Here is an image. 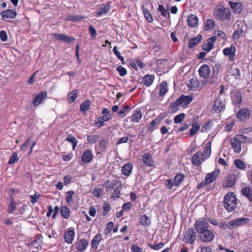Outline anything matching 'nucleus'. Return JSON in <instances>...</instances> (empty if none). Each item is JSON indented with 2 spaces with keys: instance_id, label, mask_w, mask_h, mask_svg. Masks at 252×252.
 Wrapping results in <instances>:
<instances>
[{
  "instance_id": "f257e3e1",
  "label": "nucleus",
  "mask_w": 252,
  "mask_h": 252,
  "mask_svg": "<svg viewBox=\"0 0 252 252\" xmlns=\"http://www.w3.org/2000/svg\"><path fill=\"white\" fill-rule=\"evenodd\" d=\"M211 142H209L206 144L203 152H198L194 154L191 159L193 164L199 166L210 157L211 153Z\"/></svg>"
},
{
  "instance_id": "f03ea898",
  "label": "nucleus",
  "mask_w": 252,
  "mask_h": 252,
  "mask_svg": "<svg viewBox=\"0 0 252 252\" xmlns=\"http://www.w3.org/2000/svg\"><path fill=\"white\" fill-rule=\"evenodd\" d=\"M213 14L217 19L225 22H228L230 19V9L221 5H218L215 7Z\"/></svg>"
},
{
  "instance_id": "7ed1b4c3",
  "label": "nucleus",
  "mask_w": 252,
  "mask_h": 252,
  "mask_svg": "<svg viewBox=\"0 0 252 252\" xmlns=\"http://www.w3.org/2000/svg\"><path fill=\"white\" fill-rule=\"evenodd\" d=\"M237 204V199L233 192L227 193L223 200V206L229 212H231L236 208Z\"/></svg>"
},
{
  "instance_id": "20e7f679",
  "label": "nucleus",
  "mask_w": 252,
  "mask_h": 252,
  "mask_svg": "<svg viewBox=\"0 0 252 252\" xmlns=\"http://www.w3.org/2000/svg\"><path fill=\"white\" fill-rule=\"evenodd\" d=\"M248 138L242 135H237L231 141L232 147L235 152L239 153L241 151V144L246 143Z\"/></svg>"
},
{
  "instance_id": "39448f33",
  "label": "nucleus",
  "mask_w": 252,
  "mask_h": 252,
  "mask_svg": "<svg viewBox=\"0 0 252 252\" xmlns=\"http://www.w3.org/2000/svg\"><path fill=\"white\" fill-rule=\"evenodd\" d=\"M196 234L193 228H188L184 233L183 241L188 244H193L196 240Z\"/></svg>"
},
{
  "instance_id": "423d86ee",
  "label": "nucleus",
  "mask_w": 252,
  "mask_h": 252,
  "mask_svg": "<svg viewBox=\"0 0 252 252\" xmlns=\"http://www.w3.org/2000/svg\"><path fill=\"white\" fill-rule=\"evenodd\" d=\"M194 228L197 232L199 234L207 229L209 226L208 222L204 218H200L196 220Z\"/></svg>"
},
{
  "instance_id": "0eeeda50",
  "label": "nucleus",
  "mask_w": 252,
  "mask_h": 252,
  "mask_svg": "<svg viewBox=\"0 0 252 252\" xmlns=\"http://www.w3.org/2000/svg\"><path fill=\"white\" fill-rule=\"evenodd\" d=\"M198 234L200 241L203 243H210L215 238L214 232L209 229Z\"/></svg>"
},
{
  "instance_id": "6e6552de",
  "label": "nucleus",
  "mask_w": 252,
  "mask_h": 252,
  "mask_svg": "<svg viewBox=\"0 0 252 252\" xmlns=\"http://www.w3.org/2000/svg\"><path fill=\"white\" fill-rule=\"evenodd\" d=\"M250 222V219L247 218H239L229 222V229H233L237 226H244Z\"/></svg>"
},
{
  "instance_id": "1a4fd4ad",
  "label": "nucleus",
  "mask_w": 252,
  "mask_h": 252,
  "mask_svg": "<svg viewBox=\"0 0 252 252\" xmlns=\"http://www.w3.org/2000/svg\"><path fill=\"white\" fill-rule=\"evenodd\" d=\"M225 109L224 101L218 96L216 99L214 105L212 107V110L215 112L219 113L221 111L224 110Z\"/></svg>"
},
{
  "instance_id": "9d476101",
  "label": "nucleus",
  "mask_w": 252,
  "mask_h": 252,
  "mask_svg": "<svg viewBox=\"0 0 252 252\" xmlns=\"http://www.w3.org/2000/svg\"><path fill=\"white\" fill-rule=\"evenodd\" d=\"M220 173V169L216 168L213 172L208 173L205 176L206 182L208 184L214 181Z\"/></svg>"
},
{
  "instance_id": "9b49d317",
  "label": "nucleus",
  "mask_w": 252,
  "mask_h": 252,
  "mask_svg": "<svg viewBox=\"0 0 252 252\" xmlns=\"http://www.w3.org/2000/svg\"><path fill=\"white\" fill-rule=\"evenodd\" d=\"M47 96V93L46 91L41 92L37 94L34 98L32 103L36 107L38 106L42 101Z\"/></svg>"
},
{
  "instance_id": "f8f14e48",
  "label": "nucleus",
  "mask_w": 252,
  "mask_h": 252,
  "mask_svg": "<svg viewBox=\"0 0 252 252\" xmlns=\"http://www.w3.org/2000/svg\"><path fill=\"white\" fill-rule=\"evenodd\" d=\"M210 69L207 64L201 65L199 69V76L202 78H208L210 75Z\"/></svg>"
},
{
  "instance_id": "ddd939ff",
  "label": "nucleus",
  "mask_w": 252,
  "mask_h": 252,
  "mask_svg": "<svg viewBox=\"0 0 252 252\" xmlns=\"http://www.w3.org/2000/svg\"><path fill=\"white\" fill-rule=\"evenodd\" d=\"M236 52V47L235 45H231L229 48H224L223 53L225 56H229V59L231 61L234 60Z\"/></svg>"
},
{
  "instance_id": "4468645a",
  "label": "nucleus",
  "mask_w": 252,
  "mask_h": 252,
  "mask_svg": "<svg viewBox=\"0 0 252 252\" xmlns=\"http://www.w3.org/2000/svg\"><path fill=\"white\" fill-rule=\"evenodd\" d=\"M250 112L249 109L243 108L240 109L237 114V118L241 121L249 118Z\"/></svg>"
},
{
  "instance_id": "2eb2a0df",
  "label": "nucleus",
  "mask_w": 252,
  "mask_h": 252,
  "mask_svg": "<svg viewBox=\"0 0 252 252\" xmlns=\"http://www.w3.org/2000/svg\"><path fill=\"white\" fill-rule=\"evenodd\" d=\"M192 100V97L190 95H182L177 99V102L180 103L182 107H186Z\"/></svg>"
},
{
  "instance_id": "dca6fc26",
  "label": "nucleus",
  "mask_w": 252,
  "mask_h": 252,
  "mask_svg": "<svg viewBox=\"0 0 252 252\" xmlns=\"http://www.w3.org/2000/svg\"><path fill=\"white\" fill-rule=\"evenodd\" d=\"M94 155L91 150H86L82 154V160L85 163H90L93 159Z\"/></svg>"
},
{
  "instance_id": "f3484780",
  "label": "nucleus",
  "mask_w": 252,
  "mask_h": 252,
  "mask_svg": "<svg viewBox=\"0 0 252 252\" xmlns=\"http://www.w3.org/2000/svg\"><path fill=\"white\" fill-rule=\"evenodd\" d=\"M142 113L140 109H136L133 111L132 115L130 117H128L127 119H130L131 121L134 123H138L141 119Z\"/></svg>"
},
{
  "instance_id": "a211bd4d",
  "label": "nucleus",
  "mask_w": 252,
  "mask_h": 252,
  "mask_svg": "<svg viewBox=\"0 0 252 252\" xmlns=\"http://www.w3.org/2000/svg\"><path fill=\"white\" fill-rule=\"evenodd\" d=\"M0 15L3 19L14 18L16 15V12L13 9H7L0 12Z\"/></svg>"
},
{
  "instance_id": "6ab92c4d",
  "label": "nucleus",
  "mask_w": 252,
  "mask_h": 252,
  "mask_svg": "<svg viewBox=\"0 0 252 252\" xmlns=\"http://www.w3.org/2000/svg\"><path fill=\"white\" fill-rule=\"evenodd\" d=\"M75 237V232L73 230L70 229L66 231L63 235V238L66 243L71 244Z\"/></svg>"
},
{
  "instance_id": "aec40b11",
  "label": "nucleus",
  "mask_w": 252,
  "mask_h": 252,
  "mask_svg": "<svg viewBox=\"0 0 252 252\" xmlns=\"http://www.w3.org/2000/svg\"><path fill=\"white\" fill-rule=\"evenodd\" d=\"M198 21L199 20L198 17L196 15L193 14L188 16L187 20L188 25L189 27L192 28L195 27L197 26Z\"/></svg>"
},
{
  "instance_id": "412c9836",
  "label": "nucleus",
  "mask_w": 252,
  "mask_h": 252,
  "mask_svg": "<svg viewBox=\"0 0 252 252\" xmlns=\"http://www.w3.org/2000/svg\"><path fill=\"white\" fill-rule=\"evenodd\" d=\"M110 118L111 115H104L102 117H99L94 123V126L95 127H100L103 125L105 122L108 121Z\"/></svg>"
},
{
  "instance_id": "4be33fe9",
  "label": "nucleus",
  "mask_w": 252,
  "mask_h": 252,
  "mask_svg": "<svg viewBox=\"0 0 252 252\" xmlns=\"http://www.w3.org/2000/svg\"><path fill=\"white\" fill-rule=\"evenodd\" d=\"M216 40V37L212 36L207 39V42L202 45V49L204 51H209L214 46V42Z\"/></svg>"
},
{
  "instance_id": "5701e85b",
  "label": "nucleus",
  "mask_w": 252,
  "mask_h": 252,
  "mask_svg": "<svg viewBox=\"0 0 252 252\" xmlns=\"http://www.w3.org/2000/svg\"><path fill=\"white\" fill-rule=\"evenodd\" d=\"M54 36L58 40H61L67 43H70L75 40V38L68 36L64 34H54Z\"/></svg>"
},
{
  "instance_id": "b1692460",
  "label": "nucleus",
  "mask_w": 252,
  "mask_h": 252,
  "mask_svg": "<svg viewBox=\"0 0 252 252\" xmlns=\"http://www.w3.org/2000/svg\"><path fill=\"white\" fill-rule=\"evenodd\" d=\"M88 242L84 239L78 240L76 243V247L79 252H83L88 246Z\"/></svg>"
},
{
  "instance_id": "393cba45",
  "label": "nucleus",
  "mask_w": 252,
  "mask_h": 252,
  "mask_svg": "<svg viewBox=\"0 0 252 252\" xmlns=\"http://www.w3.org/2000/svg\"><path fill=\"white\" fill-rule=\"evenodd\" d=\"M132 164L130 163H127L122 166V173L125 176H129L132 172Z\"/></svg>"
},
{
  "instance_id": "a878e982",
  "label": "nucleus",
  "mask_w": 252,
  "mask_h": 252,
  "mask_svg": "<svg viewBox=\"0 0 252 252\" xmlns=\"http://www.w3.org/2000/svg\"><path fill=\"white\" fill-rule=\"evenodd\" d=\"M110 9V5L109 4L102 5L96 12V16H101L107 13Z\"/></svg>"
},
{
  "instance_id": "bb28decb",
  "label": "nucleus",
  "mask_w": 252,
  "mask_h": 252,
  "mask_svg": "<svg viewBox=\"0 0 252 252\" xmlns=\"http://www.w3.org/2000/svg\"><path fill=\"white\" fill-rule=\"evenodd\" d=\"M155 77L154 76L152 75H146L143 78H142V83L146 86L149 87L150 86L154 80Z\"/></svg>"
},
{
  "instance_id": "cd10ccee",
  "label": "nucleus",
  "mask_w": 252,
  "mask_h": 252,
  "mask_svg": "<svg viewBox=\"0 0 252 252\" xmlns=\"http://www.w3.org/2000/svg\"><path fill=\"white\" fill-rule=\"evenodd\" d=\"M230 6L233 12L239 13L242 10V4L240 2H229Z\"/></svg>"
},
{
  "instance_id": "c85d7f7f",
  "label": "nucleus",
  "mask_w": 252,
  "mask_h": 252,
  "mask_svg": "<svg viewBox=\"0 0 252 252\" xmlns=\"http://www.w3.org/2000/svg\"><path fill=\"white\" fill-rule=\"evenodd\" d=\"M241 193L245 196L250 201L252 202V190L249 187L243 188Z\"/></svg>"
},
{
  "instance_id": "c756f323",
  "label": "nucleus",
  "mask_w": 252,
  "mask_h": 252,
  "mask_svg": "<svg viewBox=\"0 0 252 252\" xmlns=\"http://www.w3.org/2000/svg\"><path fill=\"white\" fill-rule=\"evenodd\" d=\"M235 177L234 175H229L226 179L224 187L231 188L235 184Z\"/></svg>"
},
{
  "instance_id": "7c9ffc66",
  "label": "nucleus",
  "mask_w": 252,
  "mask_h": 252,
  "mask_svg": "<svg viewBox=\"0 0 252 252\" xmlns=\"http://www.w3.org/2000/svg\"><path fill=\"white\" fill-rule=\"evenodd\" d=\"M102 240L101 234H97L93 238L92 242V246L93 248H97Z\"/></svg>"
},
{
  "instance_id": "2f4dec72",
  "label": "nucleus",
  "mask_w": 252,
  "mask_h": 252,
  "mask_svg": "<svg viewBox=\"0 0 252 252\" xmlns=\"http://www.w3.org/2000/svg\"><path fill=\"white\" fill-rule=\"evenodd\" d=\"M142 160L144 164L147 166L153 165V161L151 156L149 154H145L142 157Z\"/></svg>"
},
{
  "instance_id": "473e14b6",
  "label": "nucleus",
  "mask_w": 252,
  "mask_h": 252,
  "mask_svg": "<svg viewBox=\"0 0 252 252\" xmlns=\"http://www.w3.org/2000/svg\"><path fill=\"white\" fill-rule=\"evenodd\" d=\"M202 39V36L198 35L197 37L191 38L189 43V47L190 48H193L199 43Z\"/></svg>"
},
{
  "instance_id": "72a5a7b5",
  "label": "nucleus",
  "mask_w": 252,
  "mask_h": 252,
  "mask_svg": "<svg viewBox=\"0 0 252 252\" xmlns=\"http://www.w3.org/2000/svg\"><path fill=\"white\" fill-rule=\"evenodd\" d=\"M120 182L117 180H113L112 182H107V184L106 186V190L107 191L114 189H116V188H119L118 185L120 184Z\"/></svg>"
},
{
  "instance_id": "f704fd0d",
  "label": "nucleus",
  "mask_w": 252,
  "mask_h": 252,
  "mask_svg": "<svg viewBox=\"0 0 252 252\" xmlns=\"http://www.w3.org/2000/svg\"><path fill=\"white\" fill-rule=\"evenodd\" d=\"M61 214L63 217L67 219L70 217V211L69 208L66 206H62L61 207Z\"/></svg>"
},
{
  "instance_id": "c9c22d12",
  "label": "nucleus",
  "mask_w": 252,
  "mask_h": 252,
  "mask_svg": "<svg viewBox=\"0 0 252 252\" xmlns=\"http://www.w3.org/2000/svg\"><path fill=\"white\" fill-rule=\"evenodd\" d=\"M234 164L237 168L242 170H245L246 168L245 163L239 159H235L234 161Z\"/></svg>"
},
{
  "instance_id": "e433bc0d",
  "label": "nucleus",
  "mask_w": 252,
  "mask_h": 252,
  "mask_svg": "<svg viewBox=\"0 0 252 252\" xmlns=\"http://www.w3.org/2000/svg\"><path fill=\"white\" fill-rule=\"evenodd\" d=\"M232 101L233 102V103L236 106H239V105L240 104V102L241 101V95L239 93H236L234 94V95H233L232 97Z\"/></svg>"
},
{
  "instance_id": "4c0bfd02",
  "label": "nucleus",
  "mask_w": 252,
  "mask_h": 252,
  "mask_svg": "<svg viewBox=\"0 0 252 252\" xmlns=\"http://www.w3.org/2000/svg\"><path fill=\"white\" fill-rule=\"evenodd\" d=\"M86 18V17L82 16L79 15H68L65 17V19L66 21H83L84 20V19Z\"/></svg>"
},
{
  "instance_id": "58836bf2",
  "label": "nucleus",
  "mask_w": 252,
  "mask_h": 252,
  "mask_svg": "<svg viewBox=\"0 0 252 252\" xmlns=\"http://www.w3.org/2000/svg\"><path fill=\"white\" fill-rule=\"evenodd\" d=\"M167 91V84L165 82L163 81L159 85V95L163 96L166 93Z\"/></svg>"
},
{
  "instance_id": "ea45409f",
  "label": "nucleus",
  "mask_w": 252,
  "mask_h": 252,
  "mask_svg": "<svg viewBox=\"0 0 252 252\" xmlns=\"http://www.w3.org/2000/svg\"><path fill=\"white\" fill-rule=\"evenodd\" d=\"M87 139L89 143L93 144L99 139V135L97 134L88 135Z\"/></svg>"
},
{
  "instance_id": "a19ab883",
  "label": "nucleus",
  "mask_w": 252,
  "mask_h": 252,
  "mask_svg": "<svg viewBox=\"0 0 252 252\" xmlns=\"http://www.w3.org/2000/svg\"><path fill=\"white\" fill-rule=\"evenodd\" d=\"M215 25V21L212 19H208L205 23L204 28L206 30L213 29Z\"/></svg>"
},
{
  "instance_id": "79ce46f5",
  "label": "nucleus",
  "mask_w": 252,
  "mask_h": 252,
  "mask_svg": "<svg viewBox=\"0 0 252 252\" xmlns=\"http://www.w3.org/2000/svg\"><path fill=\"white\" fill-rule=\"evenodd\" d=\"M141 8L142 9L144 16L147 20L149 22H152L153 21V18L152 15L149 12L148 10L145 8L144 6H142Z\"/></svg>"
},
{
  "instance_id": "37998d69",
  "label": "nucleus",
  "mask_w": 252,
  "mask_h": 252,
  "mask_svg": "<svg viewBox=\"0 0 252 252\" xmlns=\"http://www.w3.org/2000/svg\"><path fill=\"white\" fill-rule=\"evenodd\" d=\"M140 223L142 225H149L151 224L150 219L146 215H142L140 218Z\"/></svg>"
},
{
  "instance_id": "c03bdc74",
  "label": "nucleus",
  "mask_w": 252,
  "mask_h": 252,
  "mask_svg": "<svg viewBox=\"0 0 252 252\" xmlns=\"http://www.w3.org/2000/svg\"><path fill=\"white\" fill-rule=\"evenodd\" d=\"M77 96V91H73L68 93L67 95V100L69 103L74 102Z\"/></svg>"
},
{
  "instance_id": "a18cd8bd",
  "label": "nucleus",
  "mask_w": 252,
  "mask_h": 252,
  "mask_svg": "<svg viewBox=\"0 0 252 252\" xmlns=\"http://www.w3.org/2000/svg\"><path fill=\"white\" fill-rule=\"evenodd\" d=\"M157 10L160 12V14L163 17H166L167 15H169L168 9L165 8L162 4L158 5Z\"/></svg>"
},
{
  "instance_id": "49530a36",
  "label": "nucleus",
  "mask_w": 252,
  "mask_h": 252,
  "mask_svg": "<svg viewBox=\"0 0 252 252\" xmlns=\"http://www.w3.org/2000/svg\"><path fill=\"white\" fill-rule=\"evenodd\" d=\"M66 140L72 144V149L74 150L78 143V140L74 136L71 135H69L67 136Z\"/></svg>"
},
{
  "instance_id": "de8ad7c7",
  "label": "nucleus",
  "mask_w": 252,
  "mask_h": 252,
  "mask_svg": "<svg viewBox=\"0 0 252 252\" xmlns=\"http://www.w3.org/2000/svg\"><path fill=\"white\" fill-rule=\"evenodd\" d=\"M231 75L235 77V79H239L240 77L239 70L237 68L231 67L229 71Z\"/></svg>"
},
{
  "instance_id": "09e8293b",
  "label": "nucleus",
  "mask_w": 252,
  "mask_h": 252,
  "mask_svg": "<svg viewBox=\"0 0 252 252\" xmlns=\"http://www.w3.org/2000/svg\"><path fill=\"white\" fill-rule=\"evenodd\" d=\"M17 203L14 202V199H11V202L8 206V213H13L16 208Z\"/></svg>"
},
{
  "instance_id": "8fccbe9b",
  "label": "nucleus",
  "mask_w": 252,
  "mask_h": 252,
  "mask_svg": "<svg viewBox=\"0 0 252 252\" xmlns=\"http://www.w3.org/2000/svg\"><path fill=\"white\" fill-rule=\"evenodd\" d=\"M188 86L192 90L196 89L198 87V83L197 79H191L189 80V83L188 84Z\"/></svg>"
},
{
  "instance_id": "3c124183",
  "label": "nucleus",
  "mask_w": 252,
  "mask_h": 252,
  "mask_svg": "<svg viewBox=\"0 0 252 252\" xmlns=\"http://www.w3.org/2000/svg\"><path fill=\"white\" fill-rule=\"evenodd\" d=\"M90 106V102L89 100H86L80 105V110L81 111L86 112L89 110Z\"/></svg>"
},
{
  "instance_id": "603ef678",
  "label": "nucleus",
  "mask_w": 252,
  "mask_h": 252,
  "mask_svg": "<svg viewBox=\"0 0 252 252\" xmlns=\"http://www.w3.org/2000/svg\"><path fill=\"white\" fill-rule=\"evenodd\" d=\"M185 114L184 113H181L178 115H176L174 119V123L175 124L181 123L184 119Z\"/></svg>"
},
{
  "instance_id": "864d4df0",
  "label": "nucleus",
  "mask_w": 252,
  "mask_h": 252,
  "mask_svg": "<svg viewBox=\"0 0 252 252\" xmlns=\"http://www.w3.org/2000/svg\"><path fill=\"white\" fill-rule=\"evenodd\" d=\"M19 160V158L18 157V155L17 153L14 152L12 154V156H11L9 161H8V164H13L16 162H17Z\"/></svg>"
},
{
  "instance_id": "5fc2aeb1",
  "label": "nucleus",
  "mask_w": 252,
  "mask_h": 252,
  "mask_svg": "<svg viewBox=\"0 0 252 252\" xmlns=\"http://www.w3.org/2000/svg\"><path fill=\"white\" fill-rule=\"evenodd\" d=\"M129 106L128 105H125L124 108L120 110L118 113V116L120 118H123L125 116L126 112L128 111Z\"/></svg>"
},
{
  "instance_id": "6e6d98bb",
  "label": "nucleus",
  "mask_w": 252,
  "mask_h": 252,
  "mask_svg": "<svg viewBox=\"0 0 252 252\" xmlns=\"http://www.w3.org/2000/svg\"><path fill=\"white\" fill-rule=\"evenodd\" d=\"M184 175L182 174H178L176 175L174 178V186H179L180 183L184 179Z\"/></svg>"
},
{
  "instance_id": "4d7b16f0",
  "label": "nucleus",
  "mask_w": 252,
  "mask_h": 252,
  "mask_svg": "<svg viewBox=\"0 0 252 252\" xmlns=\"http://www.w3.org/2000/svg\"><path fill=\"white\" fill-rule=\"evenodd\" d=\"M179 105H181V103L179 102L178 103L177 99L174 102L172 103L170 106V108L171 110V112L172 113H175L177 111H178L179 110Z\"/></svg>"
},
{
  "instance_id": "13d9d810",
  "label": "nucleus",
  "mask_w": 252,
  "mask_h": 252,
  "mask_svg": "<svg viewBox=\"0 0 252 252\" xmlns=\"http://www.w3.org/2000/svg\"><path fill=\"white\" fill-rule=\"evenodd\" d=\"M196 252H212V249L210 246H204L199 247Z\"/></svg>"
},
{
  "instance_id": "bf43d9fd",
  "label": "nucleus",
  "mask_w": 252,
  "mask_h": 252,
  "mask_svg": "<svg viewBox=\"0 0 252 252\" xmlns=\"http://www.w3.org/2000/svg\"><path fill=\"white\" fill-rule=\"evenodd\" d=\"M243 31L242 29L239 28L235 31L233 34V37L234 39H238L243 35Z\"/></svg>"
},
{
  "instance_id": "052dcab7",
  "label": "nucleus",
  "mask_w": 252,
  "mask_h": 252,
  "mask_svg": "<svg viewBox=\"0 0 252 252\" xmlns=\"http://www.w3.org/2000/svg\"><path fill=\"white\" fill-rule=\"evenodd\" d=\"M74 191L69 190L66 192V202L69 204L73 201V195Z\"/></svg>"
},
{
  "instance_id": "680f3d73",
  "label": "nucleus",
  "mask_w": 252,
  "mask_h": 252,
  "mask_svg": "<svg viewBox=\"0 0 252 252\" xmlns=\"http://www.w3.org/2000/svg\"><path fill=\"white\" fill-rule=\"evenodd\" d=\"M163 119V117L160 116H158L157 119L152 121L150 123V126H155L158 125L159 124L160 121Z\"/></svg>"
},
{
  "instance_id": "e2e57ef3",
  "label": "nucleus",
  "mask_w": 252,
  "mask_h": 252,
  "mask_svg": "<svg viewBox=\"0 0 252 252\" xmlns=\"http://www.w3.org/2000/svg\"><path fill=\"white\" fill-rule=\"evenodd\" d=\"M221 66V63H217L215 64L213 68V74L214 75H217Z\"/></svg>"
},
{
  "instance_id": "0e129e2a",
  "label": "nucleus",
  "mask_w": 252,
  "mask_h": 252,
  "mask_svg": "<svg viewBox=\"0 0 252 252\" xmlns=\"http://www.w3.org/2000/svg\"><path fill=\"white\" fill-rule=\"evenodd\" d=\"M199 127V126L197 123H194L192 126V128L190 129V135H193L197 131Z\"/></svg>"
},
{
  "instance_id": "69168bd1",
  "label": "nucleus",
  "mask_w": 252,
  "mask_h": 252,
  "mask_svg": "<svg viewBox=\"0 0 252 252\" xmlns=\"http://www.w3.org/2000/svg\"><path fill=\"white\" fill-rule=\"evenodd\" d=\"M116 70L119 72L121 76H125L127 73V71L125 68L122 66H119L117 67Z\"/></svg>"
},
{
  "instance_id": "338daca9",
  "label": "nucleus",
  "mask_w": 252,
  "mask_h": 252,
  "mask_svg": "<svg viewBox=\"0 0 252 252\" xmlns=\"http://www.w3.org/2000/svg\"><path fill=\"white\" fill-rule=\"evenodd\" d=\"M72 178L71 176L67 175L63 178V184L65 186H67L72 182Z\"/></svg>"
},
{
  "instance_id": "774afa93",
  "label": "nucleus",
  "mask_w": 252,
  "mask_h": 252,
  "mask_svg": "<svg viewBox=\"0 0 252 252\" xmlns=\"http://www.w3.org/2000/svg\"><path fill=\"white\" fill-rule=\"evenodd\" d=\"M131 250L133 252H142L143 249L142 248H140L136 245H132L131 246Z\"/></svg>"
}]
</instances>
